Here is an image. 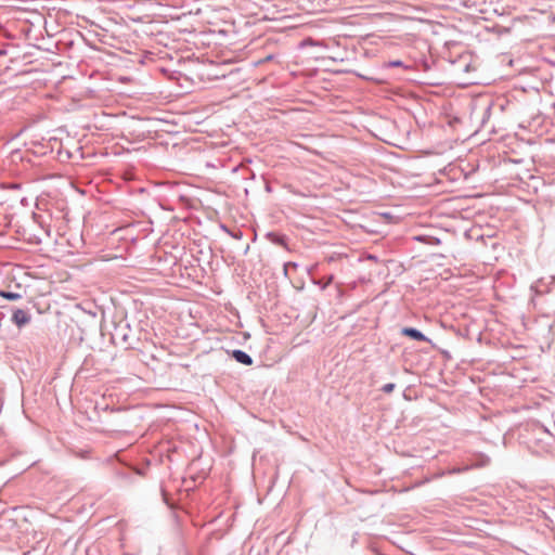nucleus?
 <instances>
[{"label":"nucleus","instance_id":"f257e3e1","mask_svg":"<svg viewBox=\"0 0 555 555\" xmlns=\"http://www.w3.org/2000/svg\"><path fill=\"white\" fill-rule=\"evenodd\" d=\"M12 320L18 327H22L29 322L30 317L26 311L18 309L13 313Z\"/></svg>","mask_w":555,"mask_h":555},{"label":"nucleus","instance_id":"f03ea898","mask_svg":"<svg viewBox=\"0 0 555 555\" xmlns=\"http://www.w3.org/2000/svg\"><path fill=\"white\" fill-rule=\"evenodd\" d=\"M402 335L413 338L415 340L427 341L426 336L416 328L404 327L401 331Z\"/></svg>","mask_w":555,"mask_h":555},{"label":"nucleus","instance_id":"7ed1b4c3","mask_svg":"<svg viewBox=\"0 0 555 555\" xmlns=\"http://www.w3.org/2000/svg\"><path fill=\"white\" fill-rule=\"evenodd\" d=\"M232 357L240 363L245 365H251L253 359L244 351L242 350H234L232 352Z\"/></svg>","mask_w":555,"mask_h":555},{"label":"nucleus","instance_id":"20e7f679","mask_svg":"<svg viewBox=\"0 0 555 555\" xmlns=\"http://www.w3.org/2000/svg\"><path fill=\"white\" fill-rule=\"evenodd\" d=\"M0 296L3 297V298L10 299V300H15V299H17L20 297L18 294L9 293V292H4V291L0 292Z\"/></svg>","mask_w":555,"mask_h":555},{"label":"nucleus","instance_id":"39448f33","mask_svg":"<svg viewBox=\"0 0 555 555\" xmlns=\"http://www.w3.org/2000/svg\"><path fill=\"white\" fill-rule=\"evenodd\" d=\"M395 389V384L392 383H389V384H386L383 386L382 390L386 393H390L392 392V390Z\"/></svg>","mask_w":555,"mask_h":555},{"label":"nucleus","instance_id":"423d86ee","mask_svg":"<svg viewBox=\"0 0 555 555\" xmlns=\"http://www.w3.org/2000/svg\"><path fill=\"white\" fill-rule=\"evenodd\" d=\"M272 60H274V55L270 54V55L266 56L264 59L258 61L257 64H263V63L272 61Z\"/></svg>","mask_w":555,"mask_h":555},{"label":"nucleus","instance_id":"0eeeda50","mask_svg":"<svg viewBox=\"0 0 555 555\" xmlns=\"http://www.w3.org/2000/svg\"><path fill=\"white\" fill-rule=\"evenodd\" d=\"M401 65H402V62H401V61H392V62H390V63H389V66H396V67H398V66H401Z\"/></svg>","mask_w":555,"mask_h":555}]
</instances>
